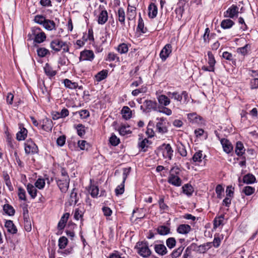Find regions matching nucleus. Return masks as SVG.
Returning <instances> with one entry per match:
<instances>
[{"label": "nucleus", "mask_w": 258, "mask_h": 258, "mask_svg": "<svg viewBox=\"0 0 258 258\" xmlns=\"http://www.w3.org/2000/svg\"><path fill=\"white\" fill-rule=\"evenodd\" d=\"M50 47L55 52L59 51L62 49L63 52H66L69 51V50L67 43L58 39H54L51 42Z\"/></svg>", "instance_id": "f257e3e1"}, {"label": "nucleus", "mask_w": 258, "mask_h": 258, "mask_svg": "<svg viewBox=\"0 0 258 258\" xmlns=\"http://www.w3.org/2000/svg\"><path fill=\"white\" fill-rule=\"evenodd\" d=\"M136 248L138 249V253L144 257H148L151 254V250L149 248L147 243L138 242L137 243Z\"/></svg>", "instance_id": "f03ea898"}, {"label": "nucleus", "mask_w": 258, "mask_h": 258, "mask_svg": "<svg viewBox=\"0 0 258 258\" xmlns=\"http://www.w3.org/2000/svg\"><path fill=\"white\" fill-rule=\"evenodd\" d=\"M32 34L35 36V41L37 43H41L46 39L45 33L41 31V29L38 27H34L32 29Z\"/></svg>", "instance_id": "7ed1b4c3"}, {"label": "nucleus", "mask_w": 258, "mask_h": 258, "mask_svg": "<svg viewBox=\"0 0 258 258\" xmlns=\"http://www.w3.org/2000/svg\"><path fill=\"white\" fill-rule=\"evenodd\" d=\"M25 151L27 154H33L37 153L38 148L32 141L28 140L25 144Z\"/></svg>", "instance_id": "20e7f679"}, {"label": "nucleus", "mask_w": 258, "mask_h": 258, "mask_svg": "<svg viewBox=\"0 0 258 258\" xmlns=\"http://www.w3.org/2000/svg\"><path fill=\"white\" fill-rule=\"evenodd\" d=\"M188 120L192 123H197L200 125L204 124L203 118L198 115L196 113H190L187 114Z\"/></svg>", "instance_id": "39448f33"}, {"label": "nucleus", "mask_w": 258, "mask_h": 258, "mask_svg": "<svg viewBox=\"0 0 258 258\" xmlns=\"http://www.w3.org/2000/svg\"><path fill=\"white\" fill-rule=\"evenodd\" d=\"M238 14V8L237 6L233 5L224 13V17L233 18L237 16Z\"/></svg>", "instance_id": "423d86ee"}, {"label": "nucleus", "mask_w": 258, "mask_h": 258, "mask_svg": "<svg viewBox=\"0 0 258 258\" xmlns=\"http://www.w3.org/2000/svg\"><path fill=\"white\" fill-rule=\"evenodd\" d=\"M212 243L211 242H207L200 245H198L195 243L191 244L192 246H194V247H195L194 250L203 253L206 252L209 248H210L212 247Z\"/></svg>", "instance_id": "0eeeda50"}, {"label": "nucleus", "mask_w": 258, "mask_h": 258, "mask_svg": "<svg viewBox=\"0 0 258 258\" xmlns=\"http://www.w3.org/2000/svg\"><path fill=\"white\" fill-rule=\"evenodd\" d=\"M172 52V46L170 44H167L163 48L160 53V57L163 61H165Z\"/></svg>", "instance_id": "6e6552de"}, {"label": "nucleus", "mask_w": 258, "mask_h": 258, "mask_svg": "<svg viewBox=\"0 0 258 258\" xmlns=\"http://www.w3.org/2000/svg\"><path fill=\"white\" fill-rule=\"evenodd\" d=\"M66 179H58L56 180L57 184L62 192H65L68 189L70 183L69 177H67Z\"/></svg>", "instance_id": "1a4fd4ad"}, {"label": "nucleus", "mask_w": 258, "mask_h": 258, "mask_svg": "<svg viewBox=\"0 0 258 258\" xmlns=\"http://www.w3.org/2000/svg\"><path fill=\"white\" fill-rule=\"evenodd\" d=\"M168 182L175 186H179L181 185V180L174 174H170L168 178Z\"/></svg>", "instance_id": "9d476101"}, {"label": "nucleus", "mask_w": 258, "mask_h": 258, "mask_svg": "<svg viewBox=\"0 0 258 258\" xmlns=\"http://www.w3.org/2000/svg\"><path fill=\"white\" fill-rule=\"evenodd\" d=\"M94 58V54L92 50H85L81 53L80 59L83 60L92 61Z\"/></svg>", "instance_id": "9b49d317"}, {"label": "nucleus", "mask_w": 258, "mask_h": 258, "mask_svg": "<svg viewBox=\"0 0 258 258\" xmlns=\"http://www.w3.org/2000/svg\"><path fill=\"white\" fill-rule=\"evenodd\" d=\"M144 104L146 107L145 111L147 112H150L152 110H157V104L155 101L146 100Z\"/></svg>", "instance_id": "f8f14e48"}, {"label": "nucleus", "mask_w": 258, "mask_h": 258, "mask_svg": "<svg viewBox=\"0 0 258 258\" xmlns=\"http://www.w3.org/2000/svg\"><path fill=\"white\" fill-rule=\"evenodd\" d=\"M157 100L161 106H167L170 103L169 97L165 95L158 96Z\"/></svg>", "instance_id": "ddd939ff"}, {"label": "nucleus", "mask_w": 258, "mask_h": 258, "mask_svg": "<svg viewBox=\"0 0 258 258\" xmlns=\"http://www.w3.org/2000/svg\"><path fill=\"white\" fill-rule=\"evenodd\" d=\"M220 141L224 151L227 153H229L233 149L231 144L228 140L225 139H221Z\"/></svg>", "instance_id": "4468645a"}, {"label": "nucleus", "mask_w": 258, "mask_h": 258, "mask_svg": "<svg viewBox=\"0 0 258 258\" xmlns=\"http://www.w3.org/2000/svg\"><path fill=\"white\" fill-rule=\"evenodd\" d=\"M5 226L7 229L8 232L11 234H15L17 232V229L15 226L13 221L11 220H7L5 222Z\"/></svg>", "instance_id": "2eb2a0df"}, {"label": "nucleus", "mask_w": 258, "mask_h": 258, "mask_svg": "<svg viewBox=\"0 0 258 258\" xmlns=\"http://www.w3.org/2000/svg\"><path fill=\"white\" fill-rule=\"evenodd\" d=\"M148 15L152 19L155 18L158 13L157 7L154 3H151L148 7Z\"/></svg>", "instance_id": "dca6fc26"}, {"label": "nucleus", "mask_w": 258, "mask_h": 258, "mask_svg": "<svg viewBox=\"0 0 258 258\" xmlns=\"http://www.w3.org/2000/svg\"><path fill=\"white\" fill-rule=\"evenodd\" d=\"M163 146H165L164 150L163 153V156L165 158H168L169 160H171L173 152L171 146L169 144H163Z\"/></svg>", "instance_id": "f3484780"}, {"label": "nucleus", "mask_w": 258, "mask_h": 258, "mask_svg": "<svg viewBox=\"0 0 258 258\" xmlns=\"http://www.w3.org/2000/svg\"><path fill=\"white\" fill-rule=\"evenodd\" d=\"M154 249L156 253L161 255H164L167 252L166 246L162 244H155Z\"/></svg>", "instance_id": "a211bd4d"}, {"label": "nucleus", "mask_w": 258, "mask_h": 258, "mask_svg": "<svg viewBox=\"0 0 258 258\" xmlns=\"http://www.w3.org/2000/svg\"><path fill=\"white\" fill-rule=\"evenodd\" d=\"M136 16V8L128 5L127 10V18L129 20H133Z\"/></svg>", "instance_id": "6ab92c4d"}, {"label": "nucleus", "mask_w": 258, "mask_h": 258, "mask_svg": "<svg viewBox=\"0 0 258 258\" xmlns=\"http://www.w3.org/2000/svg\"><path fill=\"white\" fill-rule=\"evenodd\" d=\"M42 25L46 30L48 31L55 30L56 29L55 22L49 19H46Z\"/></svg>", "instance_id": "aec40b11"}, {"label": "nucleus", "mask_w": 258, "mask_h": 258, "mask_svg": "<svg viewBox=\"0 0 258 258\" xmlns=\"http://www.w3.org/2000/svg\"><path fill=\"white\" fill-rule=\"evenodd\" d=\"M108 20V13L106 10H102L98 18V23L99 24H104Z\"/></svg>", "instance_id": "412c9836"}, {"label": "nucleus", "mask_w": 258, "mask_h": 258, "mask_svg": "<svg viewBox=\"0 0 258 258\" xmlns=\"http://www.w3.org/2000/svg\"><path fill=\"white\" fill-rule=\"evenodd\" d=\"M69 216L70 214L68 213H66L64 214L61 217L57 225V227L59 230H62L64 228L69 218Z\"/></svg>", "instance_id": "4be33fe9"}, {"label": "nucleus", "mask_w": 258, "mask_h": 258, "mask_svg": "<svg viewBox=\"0 0 258 258\" xmlns=\"http://www.w3.org/2000/svg\"><path fill=\"white\" fill-rule=\"evenodd\" d=\"M191 230V227L187 224H181L177 229V232L180 234H187Z\"/></svg>", "instance_id": "5701e85b"}, {"label": "nucleus", "mask_w": 258, "mask_h": 258, "mask_svg": "<svg viewBox=\"0 0 258 258\" xmlns=\"http://www.w3.org/2000/svg\"><path fill=\"white\" fill-rule=\"evenodd\" d=\"M122 117L125 119H130L132 117V110L128 106H123L121 110Z\"/></svg>", "instance_id": "b1692460"}, {"label": "nucleus", "mask_w": 258, "mask_h": 258, "mask_svg": "<svg viewBox=\"0 0 258 258\" xmlns=\"http://www.w3.org/2000/svg\"><path fill=\"white\" fill-rule=\"evenodd\" d=\"M245 149L244 148V146L243 144L241 142H238L236 143V147H235V153L236 154L239 156H242L244 153Z\"/></svg>", "instance_id": "393cba45"}, {"label": "nucleus", "mask_w": 258, "mask_h": 258, "mask_svg": "<svg viewBox=\"0 0 258 258\" xmlns=\"http://www.w3.org/2000/svg\"><path fill=\"white\" fill-rule=\"evenodd\" d=\"M234 23L230 19L223 20L221 23V26L223 29H229L233 26Z\"/></svg>", "instance_id": "a878e982"}, {"label": "nucleus", "mask_w": 258, "mask_h": 258, "mask_svg": "<svg viewBox=\"0 0 258 258\" xmlns=\"http://www.w3.org/2000/svg\"><path fill=\"white\" fill-rule=\"evenodd\" d=\"M256 180L255 177L251 174H247L244 176L243 181L246 184H251L254 183Z\"/></svg>", "instance_id": "bb28decb"}, {"label": "nucleus", "mask_w": 258, "mask_h": 258, "mask_svg": "<svg viewBox=\"0 0 258 258\" xmlns=\"http://www.w3.org/2000/svg\"><path fill=\"white\" fill-rule=\"evenodd\" d=\"M157 231L160 235H165L169 233L170 228L167 226L162 225L157 228Z\"/></svg>", "instance_id": "cd10ccee"}, {"label": "nucleus", "mask_w": 258, "mask_h": 258, "mask_svg": "<svg viewBox=\"0 0 258 258\" xmlns=\"http://www.w3.org/2000/svg\"><path fill=\"white\" fill-rule=\"evenodd\" d=\"M27 189L32 198L34 199L37 195L36 188L32 184L29 183L27 186Z\"/></svg>", "instance_id": "c85d7f7f"}, {"label": "nucleus", "mask_w": 258, "mask_h": 258, "mask_svg": "<svg viewBox=\"0 0 258 258\" xmlns=\"http://www.w3.org/2000/svg\"><path fill=\"white\" fill-rule=\"evenodd\" d=\"M28 130H20L16 134V139L19 141H23L26 138Z\"/></svg>", "instance_id": "c756f323"}, {"label": "nucleus", "mask_w": 258, "mask_h": 258, "mask_svg": "<svg viewBox=\"0 0 258 258\" xmlns=\"http://www.w3.org/2000/svg\"><path fill=\"white\" fill-rule=\"evenodd\" d=\"M63 83L66 87L71 89H76L78 85L76 82H72L71 81L68 79H66L63 81Z\"/></svg>", "instance_id": "7c9ffc66"}, {"label": "nucleus", "mask_w": 258, "mask_h": 258, "mask_svg": "<svg viewBox=\"0 0 258 258\" xmlns=\"http://www.w3.org/2000/svg\"><path fill=\"white\" fill-rule=\"evenodd\" d=\"M167 94L169 98L174 99L175 100H176L179 102H181L182 100V95H181L177 92H169L167 93Z\"/></svg>", "instance_id": "2f4dec72"}, {"label": "nucleus", "mask_w": 258, "mask_h": 258, "mask_svg": "<svg viewBox=\"0 0 258 258\" xmlns=\"http://www.w3.org/2000/svg\"><path fill=\"white\" fill-rule=\"evenodd\" d=\"M117 16L118 21L121 23L124 24L125 21V12L123 8H120L117 11Z\"/></svg>", "instance_id": "473e14b6"}, {"label": "nucleus", "mask_w": 258, "mask_h": 258, "mask_svg": "<svg viewBox=\"0 0 258 258\" xmlns=\"http://www.w3.org/2000/svg\"><path fill=\"white\" fill-rule=\"evenodd\" d=\"M4 211L9 216H13L15 214V211L13 207L9 205L5 204L3 207Z\"/></svg>", "instance_id": "72a5a7b5"}, {"label": "nucleus", "mask_w": 258, "mask_h": 258, "mask_svg": "<svg viewBox=\"0 0 258 258\" xmlns=\"http://www.w3.org/2000/svg\"><path fill=\"white\" fill-rule=\"evenodd\" d=\"M182 190L184 194L190 196L194 191V189L190 184H185L182 186Z\"/></svg>", "instance_id": "f704fd0d"}, {"label": "nucleus", "mask_w": 258, "mask_h": 258, "mask_svg": "<svg viewBox=\"0 0 258 258\" xmlns=\"http://www.w3.org/2000/svg\"><path fill=\"white\" fill-rule=\"evenodd\" d=\"M44 70L47 76L52 77L56 75V72L53 71L52 68L48 64L46 63L44 67Z\"/></svg>", "instance_id": "c9c22d12"}, {"label": "nucleus", "mask_w": 258, "mask_h": 258, "mask_svg": "<svg viewBox=\"0 0 258 258\" xmlns=\"http://www.w3.org/2000/svg\"><path fill=\"white\" fill-rule=\"evenodd\" d=\"M149 141L145 138L142 140L141 141L138 143V146L140 148H141L143 152L146 151V148H147L148 147V144H150Z\"/></svg>", "instance_id": "e433bc0d"}, {"label": "nucleus", "mask_w": 258, "mask_h": 258, "mask_svg": "<svg viewBox=\"0 0 258 258\" xmlns=\"http://www.w3.org/2000/svg\"><path fill=\"white\" fill-rule=\"evenodd\" d=\"M107 71L106 70H102L98 73L95 76L96 80L97 82H100L107 77Z\"/></svg>", "instance_id": "4c0bfd02"}, {"label": "nucleus", "mask_w": 258, "mask_h": 258, "mask_svg": "<svg viewBox=\"0 0 258 258\" xmlns=\"http://www.w3.org/2000/svg\"><path fill=\"white\" fill-rule=\"evenodd\" d=\"M75 189H73L72 192H71L70 197V205H75L77 204L78 202V197H77V193L75 192Z\"/></svg>", "instance_id": "58836bf2"}, {"label": "nucleus", "mask_w": 258, "mask_h": 258, "mask_svg": "<svg viewBox=\"0 0 258 258\" xmlns=\"http://www.w3.org/2000/svg\"><path fill=\"white\" fill-rule=\"evenodd\" d=\"M68 243V240L66 237H60L58 239V247L59 249H64L67 245Z\"/></svg>", "instance_id": "ea45409f"}, {"label": "nucleus", "mask_w": 258, "mask_h": 258, "mask_svg": "<svg viewBox=\"0 0 258 258\" xmlns=\"http://www.w3.org/2000/svg\"><path fill=\"white\" fill-rule=\"evenodd\" d=\"M202 158L203 154L202 151H199L195 153L191 159V160L194 162H201L202 161Z\"/></svg>", "instance_id": "a19ab883"}, {"label": "nucleus", "mask_w": 258, "mask_h": 258, "mask_svg": "<svg viewBox=\"0 0 258 258\" xmlns=\"http://www.w3.org/2000/svg\"><path fill=\"white\" fill-rule=\"evenodd\" d=\"M177 150L180 155L183 157H185L187 155V152L185 146L180 143L177 145Z\"/></svg>", "instance_id": "79ce46f5"}, {"label": "nucleus", "mask_w": 258, "mask_h": 258, "mask_svg": "<svg viewBox=\"0 0 258 258\" xmlns=\"http://www.w3.org/2000/svg\"><path fill=\"white\" fill-rule=\"evenodd\" d=\"M147 91V88L146 86H142L141 88L133 90L132 94L134 96H138L139 94L145 93Z\"/></svg>", "instance_id": "37998d69"}, {"label": "nucleus", "mask_w": 258, "mask_h": 258, "mask_svg": "<svg viewBox=\"0 0 258 258\" xmlns=\"http://www.w3.org/2000/svg\"><path fill=\"white\" fill-rule=\"evenodd\" d=\"M184 249V247L183 246H180L178 248L176 249L175 250H173V252L171 253V257L172 258H176L180 255L181 254L183 250Z\"/></svg>", "instance_id": "c03bdc74"}, {"label": "nucleus", "mask_w": 258, "mask_h": 258, "mask_svg": "<svg viewBox=\"0 0 258 258\" xmlns=\"http://www.w3.org/2000/svg\"><path fill=\"white\" fill-rule=\"evenodd\" d=\"M37 52L38 56L41 57L45 56L47 54H49V50L45 48H38Z\"/></svg>", "instance_id": "a18cd8bd"}, {"label": "nucleus", "mask_w": 258, "mask_h": 258, "mask_svg": "<svg viewBox=\"0 0 258 258\" xmlns=\"http://www.w3.org/2000/svg\"><path fill=\"white\" fill-rule=\"evenodd\" d=\"M158 111L167 115H170L172 114L171 110L166 107V106H159L158 107Z\"/></svg>", "instance_id": "49530a36"}, {"label": "nucleus", "mask_w": 258, "mask_h": 258, "mask_svg": "<svg viewBox=\"0 0 258 258\" xmlns=\"http://www.w3.org/2000/svg\"><path fill=\"white\" fill-rule=\"evenodd\" d=\"M124 191V182H122L121 184L118 185L115 190L116 196L122 195Z\"/></svg>", "instance_id": "de8ad7c7"}, {"label": "nucleus", "mask_w": 258, "mask_h": 258, "mask_svg": "<svg viewBox=\"0 0 258 258\" xmlns=\"http://www.w3.org/2000/svg\"><path fill=\"white\" fill-rule=\"evenodd\" d=\"M191 244L187 247L185 249V252L183 254V258H191V250H194L195 247Z\"/></svg>", "instance_id": "09e8293b"}, {"label": "nucleus", "mask_w": 258, "mask_h": 258, "mask_svg": "<svg viewBox=\"0 0 258 258\" xmlns=\"http://www.w3.org/2000/svg\"><path fill=\"white\" fill-rule=\"evenodd\" d=\"M166 245L168 246V247L171 249L175 246V244H176L175 239L173 237L168 238L166 240Z\"/></svg>", "instance_id": "8fccbe9b"}, {"label": "nucleus", "mask_w": 258, "mask_h": 258, "mask_svg": "<svg viewBox=\"0 0 258 258\" xmlns=\"http://www.w3.org/2000/svg\"><path fill=\"white\" fill-rule=\"evenodd\" d=\"M208 63L209 66L212 67H214V65L216 63V61L214 58V56L212 53L211 51H208Z\"/></svg>", "instance_id": "3c124183"}, {"label": "nucleus", "mask_w": 258, "mask_h": 258, "mask_svg": "<svg viewBox=\"0 0 258 258\" xmlns=\"http://www.w3.org/2000/svg\"><path fill=\"white\" fill-rule=\"evenodd\" d=\"M255 189L254 187L250 186H246L243 189V192L246 196H250L254 192Z\"/></svg>", "instance_id": "603ef678"}, {"label": "nucleus", "mask_w": 258, "mask_h": 258, "mask_svg": "<svg viewBox=\"0 0 258 258\" xmlns=\"http://www.w3.org/2000/svg\"><path fill=\"white\" fill-rule=\"evenodd\" d=\"M224 219V215H221L220 216L215 218L214 219V227H217L222 224L223 220Z\"/></svg>", "instance_id": "864d4df0"}, {"label": "nucleus", "mask_w": 258, "mask_h": 258, "mask_svg": "<svg viewBox=\"0 0 258 258\" xmlns=\"http://www.w3.org/2000/svg\"><path fill=\"white\" fill-rule=\"evenodd\" d=\"M117 50L121 54L126 53L128 51L127 45L124 43H122L118 46Z\"/></svg>", "instance_id": "5fc2aeb1"}, {"label": "nucleus", "mask_w": 258, "mask_h": 258, "mask_svg": "<svg viewBox=\"0 0 258 258\" xmlns=\"http://www.w3.org/2000/svg\"><path fill=\"white\" fill-rule=\"evenodd\" d=\"M46 19L42 15H36L34 17V21L40 25H43Z\"/></svg>", "instance_id": "6e6d98bb"}, {"label": "nucleus", "mask_w": 258, "mask_h": 258, "mask_svg": "<svg viewBox=\"0 0 258 258\" xmlns=\"http://www.w3.org/2000/svg\"><path fill=\"white\" fill-rule=\"evenodd\" d=\"M109 141L110 144L114 146H116L119 143V139L115 136L112 135L110 138Z\"/></svg>", "instance_id": "4d7b16f0"}, {"label": "nucleus", "mask_w": 258, "mask_h": 258, "mask_svg": "<svg viewBox=\"0 0 258 258\" xmlns=\"http://www.w3.org/2000/svg\"><path fill=\"white\" fill-rule=\"evenodd\" d=\"M45 183V181L43 179L39 178L36 181L35 185L37 188L39 189H42L44 187Z\"/></svg>", "instance_id": "13d9d810"}, {"label": "nucleus", "mask_w": 258, "mask_h": 258, "mask_svg": "<svg viewBox=\"0 0 258 258\" xmlns=\"http://www.w3.org/2000/svg\"><path fill=\"white\" fill-rule=\"evenodd\" d=\"M6 136H7V142L8 143V145L9 147H10L12 148H14V146L13 145L12 143V138L9 132L8 131H6L5 132Z\"/></svg>", "instance_id": "bf43d9fd"}, {"label": "nucleus", "mask_w": 258, "mask_h": 258, "mask_svg": "<svg viewBox=\"0 0 258 258\" xmlns=\"http://www.w3.org/2000/svg\"><path fill=\"white\" fill-rule=\"evenodd\" d=\"M91 195L92 197L95 198L96 197L98 194L99 189L97 186H92L91 187Z\"/></svg>", "instance_id": "052dcab7"}, {"label": "nucleus", "mask_w": 258, "mask_h": 258, "mask_svg": "<svg viewBox=\"0 0 258 258\" xmlns=\"http://www.w3.org/2000/svg\"><path fill=\"white\" fill-rule=\"evenodd\" d=\"M18 196L20 200L26 201L25 191L22 188H19Z\"/></svg>", "instance_id": "680f3d73"}, {"label": "nucleus", "mask_w": 258, "mask_h": 258, "mask_svg": "<svg viewBox=\"0 0 258 258\" xmlns=\"http://www.w3.org/2000/svg\"><path fill=\"white\" fill-rule=\"evenodd\" d=\"M183 11H184V10H183V7H179L178 8H177L175 9V13L176 14V15H177L178 19H180L181 18V17L182 16V14L183 13Z\"/></svg>", "instance_id": "e2e57ef3"}, {"label": "nucleus", "mask_w": 258, "mask_h": 258, "mask_svg": "<svg viewBox=\"0 0 258 258\" xmlns=\"http://www.w3.org/2000/svg\"><path fill=\"white\" fill-rule=\"evenodd\" d=\"M131 167L125 168L123 169V182H125V180L126 179L127 176L130 174L131 172Z\"/></svg>", "instance_id": "0e129e2a"}, {"label": "nucleus", "mask_w": 258, "mask_h": 258, "mask_svg": "<svg viewBox=\"0 0 258 258\" xmlns=\"http://www.w3.org/2000/svg\"><path fill=\"white\" fill-rule=\"evenodd\" d=\"M81 118L84 119L89 116V112L87 110H81L79 112Z\"/></svg>", "instance_id": "69168bd1"}, {"label": "nucleus", "mask_w": 258, "mask_h": 258, "mask_svg": "<svg viewBox=\"0 0 258 258\" xmlns=\"http://www.w3.org/2000/svg\"><path fill=\"white\" fill-rule=\"evenodd\" d=\"M224 188L220 184H218L217 185L216 187V192L217 195V196L219 198H221V195L223 192Z\"/></svg>", "instance_id": "338daca9"}, {"label": "nucleus", "mask_w": 258, "mask_h": 258, "mask_svg": "<svg viewBox=\"0 0 258 258\" xmlns=\"http://www.w3.org/2000/svg\"><path fill=\"white\" fill-rule=\"evenodd\" d=\"M102 211L104 214V215L107 217L110 216L112 214V210L107 207H104L102 208Z\"/></svg>", "instance_id": "774afa93"}]
</instances>
